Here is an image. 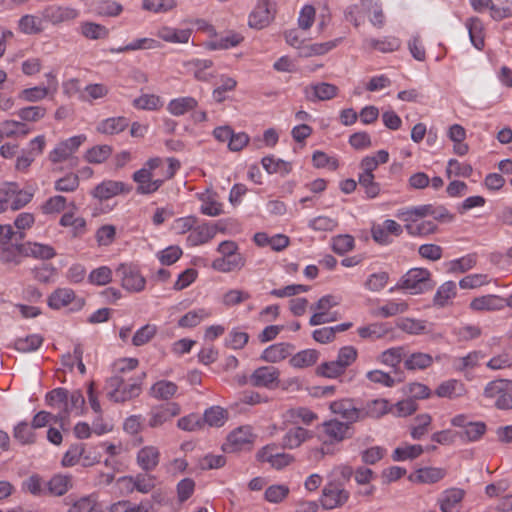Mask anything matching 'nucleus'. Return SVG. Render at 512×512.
<instances>
[{
  "label": "nucleus",
  "instance_id": "1",
  "mask_svg": "<svg viewBox=\"0 0 512 512\" xmlns=\"http://www.w3.org/2000/svg\"><path fill=\"white\" fill-rule=\"evenodd\" d=\"M435 282L431 279V273L425 268H412L404 274L398 283L390 288V292L404 289L410 294L416 295L432 290Z\"/></svg>",
  "mask_w": 512,
  "mask_h": 512
},
{
  "label": "nucleus",
  "instance_id": "2",
  "mask_svg": "<svg viewBox=\"0 0 512 512\" xmlns=\"http://www.w3.org/2000/svg\"><path fill=\"white\" fill-rule=\"evenodd\" d=\"M350 493L342 484L336 482L327 483L320 498L321 505L326 510L342 507L349 500Z\"/></svg>",
  "mask_w": 512,
  "mask_h": 512
},
{
  "label": "nucleus",
  "instance_id": "3",
  "mask_svg": "<svg viewBox=\"0 0 512 512\" xmlns=\"http://www.w3.org/2000/svg\"><path fill=\"white\" fill-rule=\"evenodd\" d=\"M115 272L121 279V285L124 289L132 292H139L144 289L146 281L137 266L122 263L116 268Z\"/></svg>",
  "mask_w": 512,
  "mask_h": 512
},
{
  "label": "nucleus",
  "instance_id": "4",
  "mask_svg": "<svg viewBox=\"0 0 512 512\" xmlns=\"http://www.w3.org/2000/svg\"><path fill=\"white\" fill-rule=\"evenodd\" d=\"M322 433L326 437L325 442L333 444L352 437L354 429L351 423L332 419L322 424Z\"/></svg>",
  "mask_w": 512,
  "mask_h": 512
},
{
  "label": "nucleus",
  "instance_id": "5",
  "mask_svg": "<svg viewBox=\"0 0 512 512\" xmlns=\"http://www.w3.org/2000/svg\"><path fill=\"white\" fill-rule=\"evenodd\" d=\"M275 8L270 0H258L254 10L249 15L248 24L251 28L262 29L274 18Z\"/></svg>",
  "mask_w": 512,
  "mask_h": 512
},
{
  "label": "nucleus",
  "instance_id": "6",
  "mask_svg": "<svg viewBox=\"0 0 512 512\" xmlns=\"http://www.w3.org/2000/svg\"><path fill=\"white\" fill-rule=\"evenodd\" d=\"M86 140V136L76 135L70 137L64 141H61L57 146L49 153L48 159L52 163H60L67 160L74 152L78 150L81 144Z\"/></svg>",
  "mask_w": 512,
  "mask_h": 512
},
{
  "label": "nucleus",
  "instance_id": "7",
  "mask_svg": "<svg viewBox=\"0 0 512 512\" xmlns=\"http://www.w3.org/2000/svg\"><path fill=\"white\" fill-rule=\"evenodd\" d=\"M132 187L122 181L105 180L92 191L94 198L105 201L120 194H128Z\"/></svg>",
  "mask_w": 512,
  "mask_h": 512
},
{
  "label": "nucleus",
  "instance_id": "8",
  "mask_svg": "<svg viewBox=\"0 0 512 512\" xmlns=\"http://www.w3.org/2000/svg\"><path fill=\"white\" fill-rule=\"evenodd\" d=\"M117 484L127 492L137 490L140 493H149L155 487V478L148 474H138L135 477L125 476L117 480Z\"/></svg>",
  "mask_w": 512,
  "mask_h": 512
},
{
  "label": "nucleus",
  "instance_id": "9",
  "mask_svg": "<svg viewBox=\"0 0 512 512\" xmlns=\"http://www.w3.org/2000/svg\"><path fill=\"white\" fill-rule=\"evenodd\" d=\"M78 15V10L58 5H48L41 11L43 21L49 22L53 25H58L66 21L74 20L78 17Z\"/></svg>",
  "mask_w": 512,
  "mask_h": 512
},
{
  "label": "nucleus",
  "instance_id": "10",
  "mask_svg": "<svg viewBox=\"0 0 512 512\" xmlns=\"http://www.w3.org/2000/svg\"><path fill=\"white\" fill-rule=\"evenodd\" d=\"M256 459L262 463H268L271 468L281 470L294 461V457L279 450H259Z\"/></svg>",
  "mask_w": 512,
  "mask_h": 512
},
{
  "label": "nucleus",
  "instance_id": "11",
  "mask_svg": "<svg viewBox=\"0 0 512 512\" xmlns=\"http://www.w3.org/2000/svg\"><path fill=\"white\" fill-rule=\"evenodd\" d=\"M45 402L50 407L60 409L57 415H61L63 421L68 418L70 409L68 402V390L66 388L58 387L52 389L46 394Z\"/></svg>",
  "mask_w": 512,
  "mask_h": 512
},
{
  "label": "nucleus",
  "instance_id": "12",
  "mask_svg": "<svg viewBox=\"0 0 512 512\" xmlns=\"http://www.w3.org/2000/svg\"><path fill=\"white\" fill-rule=\"evenodd\" d=\"M180 413V406L174 402H168L164 405L152 409L149 419L150 427H158L177 416Z\"/></svg>",
  "mask_w": 512,
  "mask_h": 512
},
{
  "label": "nucleus",
  "instance_id": "13",
  "mask_svg": "<svg viewBox=\"0 0 512 512\" xmlns=\"http://www.w3.org/2000/svg\"><path fill=\"white\" fill-rule=\"evenodd\" d=\"M330 409L334 414H339L345 422L353 424L360 420V408L356 407L351 399L334 401L330 404Z\"/></svg>",
  "mask_w": 512,
  "mask_h": 512
},
{
  "label": "nucleus",
  "instance_id": "14",
  "mask_svg": "<svg viewBox=\"0 0 512 512\" xmlns=\"http://www.w3.org/2000/svg\"><path fill=\"white\" fill-rule=\"evenodd\" d=\"M279 381V370L273 366H262L257 368L250 377L252 386L270 387Z\"/></svg>",
  "mask_w": 512,
  "mask_h": 512
},
{
  "label": "nucleus",
  "instance_id": "15",
  "mask_svg": "<svg viewBox=\"0 0 512 512\" xmlns=\"http://www.w3.org/2000/svg\"><path fill=\"white\" fill-rule=\"evenodd\" d=\"M295 346L290 343H277L267 347L261 354V359L269 363H277L286 359L294 351Z\"/></svg>",
  "mask_w": 512,
  "mask_h": 512
},
{
  "label": "nucleus",
  "instance_id": "16",
  "mask_svg": "<svg viewBox=\"0 0 512 512\" xmlns=\"http://www.w3.org/2000/svg\"><path fill=\"white\" fill-rule=\"evenodd\" d=\"M216 230L224 232V228L218 225L215 228L208 226L207 224L194 226L193 230L187 237V243L190 246H198L210 241L216 234Z\"/></svg>",
  "mask_w": 512,
  "mask_h": 512
},
{
  "label": "nucleus",
  "instance_id": "17",
  "mask_svg": "<svg viewBox=\"0 0 512 512\" xmlns=\"http://www.w3.org/2000/svg\"><path fill=\"white\" fill-rule=\"evenodd\" d=\"M360 420L370 418H380L390 413V403L386 399H374L367 401L362 407H359Z\"/></svg>",
  "mask_w": 512,
  "mask_h": 512
},
{
  "label": "nucleus",
  "instance_id": "18",
  "mask_svg": "<svg viewBox=\"0 0 512 512\" xmlns=\"http://www.w3.org/2000/svg\"><path fill=\"white\" fill-rule=\"evenodd\" d=\"M366 377L371 382L386 387H393L396 383H400L405 379L404 372L400 369L393 370L392 375L381 370H372L367 372Z\"/></svg>",
  "mask_w": 512,
  "mask_h": 512
},
{
  "label": "nucleus",
  "instance_id": "19",
  "mask_svg": "<svg viewBox=\"0 0 512 512\" xmlns=\"http://www.w3.org/2000/svg\"><path fill=\"white\" fill-rule=\"evenodd\" d=\"M506 306V299L497 295H485L474 298L470 308L474 311H497Z\"/></svg>",
  "mask_w": 512,
  "mask_h": 512
},
{
  "label": "nucleus",
  "instance_id": "20",
  "mask_svg": "<svg viewBox=\"0 0 512 512\" xmlns=\"http://www.w3.org/2000/svg\"><path fill=\"white\" fill-rule=\"evenodd\" d=\"M24 257H33L41 260H49L56 256L55 249L38 242H26L22 247Z\"/></svg>",
  "mask_w": 512,
  "mask_h": 512
},
{
  "label": "nucleus",
  "instance_id": "21",
  "mask_svg": "<svg viewBox=\"0 0 512 512\" xmlns=\"http://www.w3.org/2000/svg\"><path fill=\"white\" fill-rule=\"evenodd\" d=\"M464 491L459 488L448 489L443 492L439 502L442 512H459Z\"/></svg>",
  "mask_w": 512,
  "mask_h": 512
},
{
  "label": "nucleus",
  "instance_id": "22",
  "mask_svg": "<svg viewBox=\"0 0 512 512\" xmlns=\"http://www.w3.org/2000/svg\"><path fill=\"white\" fill-rule=\"evenodd\" d=\"M256 438L257 435L253 433V428L244 425L231 431L227 436V441L231 446L252 445Z\"/></svg>",
  "mask_w": 512,
  "mask_h": 512
},
{
  "label": "nucleus",
  "instance_id": "23",
  "mask_svg": "<svg viewBox=\"0 0 512 512\" xmlns=\"http://www.w3.org/2000/svg\"><path fill=\"white\" fill-rule=\"evenodd\" d=\"M43 18L25 14L18 20V30L25 35H37L44 31Z\"/></svg>",
  "mask_w": 512,
  "mask_h": 512
},
{
  "label": "nucleus",
  "instance_id": "24",
  "mask_svg": "<svg viewBox=\"0 0 512 512\" xmlns=\"http://www.w3.org/2000/svg\"><path fill=\"white\" fill-rule=\"evenodd\" d=\"M13 437L20 445H33L37 443V434L31 424L26 421H21L14 427Z\"/></svg>",
  "mask_w": 512,
  "mask_h": 512
},
{
  "label": "nucleus",
  "instance_id": "25",
  "mask_svg": "<svg viewBox=\"0 0 512 512\" xmlns=\"http://www.w3.org/2000/svg\"><path fill=\"white\" fill-rule=\"evenodd\" d=\"M75 298V293L69 288H58L48 297V306L58 310L70 304Z\"/></svg>",
  "mask_w": 512,
  "mask_h": 512
},
{
  "label": "nucleus",
  "instance_id": "26",
  "mask_svg": "<svg viewBox=\"0 0 512 512\" xmlns=\"http://www.w3.org/2000/svg\"><path fill=\"white\" fill-rule=\"evenodd\" d=\"M198 105L194 97L186 96L172 99L168 105L167 110L174 116H181L188 111L194 110Z\"/></svg>",
  "mask_w": 512,
  "mask_h": 512
},
{
  "label": "nucleus",
  "instance_id": "27",
  "mask_svg": "<svg viewBox=\"0 0 512 512\" xmlns=\"http://www.w3.org/2000/svg\"><path fill=\"white\" fill-rule=\"evenodd\" d=\"M263 168L268 174L279 173L286 176L292 171V164L282 159H276L273 155H268L261 160Z\"/></svg>",
  "mask_w": 512,
  "mask_h": 512
},
{
  "label": "nucleus",
  "instance_id": "28",
  "mask_svg": "<svg viewBox=\"0 0 512 512\" xmlns=\"http://www.w3.org/2000/svg\"><path fill=\"white\" fill-rule=\"evenodd\" d=\"M486 424L481 421L470 422L464 430H456L458 438L463 443L474 442L479 440L486 432Z\"/></svg>",
  "mask_w": 512,
  "mask_h": 512
},
{
  "label": "nucleus",
  "instance_id": "29",
  "mask_svg": "<svg viewBox=\"0 0 512 512\" xmlns=\"http://www.w3.org/2000/svg\"><path fill=\"white\" fill-rule=\"evenodd\" d=\"M244 258L242 256H223L216 258L212 262V268L216 271L228 273L240 270L244 266Z\"/></svg>",
  "mask_w": 512,
  "mask_h": 512
},
{
  "label": "nucleus",
  "instance_id": "30",
  "mask_svg": "<svg viewBox=\"0 0 512 512\" xmlns=\"http://www.w3.org/2000/svg\"><path fill=\"white\" fill-rule=\"evenodd\" d=\"M129 125V120L126 117H111L101 121L97 130L103 134H118L124 131Z\"/></svg>",
  "mask_w": 512,
  "mask_h": 512
},
{
  "label": "nucleus",
  "instance_id": "31",
  "mask_svg": "<svg viewBox=\"0 0 512 512\" xmlns=\"http://www.w3.org/2000/svg\"><path fill=\"white\" fill-rule=\"evenodd\" d=\"M320 356V353L315 349H306L302 350L295 355H293L289 363L294 368H306L314 365L318 358Z\"/></svg>",
  "mask_w": 512,
  "mask_h": 512
},
{
  "label": "nucleus",
  "instance_id": "32",
  "mask_svg": "<svg viewBox=\"0 0 512 512\" xmlns=\"http://www.w3.org/2000/svg\"><path fill=\"white\" fill-rule=\"evenodd\" d=\"M466 27L468 29L469 38L472 45L482 50L484 47L483 25L479 18L473 17L467 20Z\"/></svg>",
  "mask_w": 512,
  "mask_h": 512
},
{
  "label": "nucleus",
  "instance_id": "33",
  "mask_svg": "<svg viewBox=\"0 0 512 512\" xmlns=\"http://www.w3.org/2000/svg\"><path fill=\"white\" fill-rule=\"evenodd\" d=\"M243 36L235 32H229L228 35L220 39L210 40L205 43L209 50H224L238 46L243 41Z\"/></svg>",
  "mask_w": 512,
  "mask_h": 512
},
{
  "label": "nucleus",
  "instance_id": "34",
  "mask_svg": "<svg viewBox=\"0 0 512 512\" xmlns=\"http://www.w3.org/2000/svg\"><path fill=\"white\" fill-rule=\"evenodd\" d=\"M313 97L307 96L311 101H325L334 98L338 93V87L334 84L321 82L311 85Z\"/></svg>",
  "mask_w": 512,
  "mask_h": 512
},
{
  "label": "nucleus",
  "instance_id": "35",
  "mask_svg": "<svg viewBox=\"0 0 512 512\" xmlns=\"http://www.w3.org/2000/svg\"><path fill=\"white\" fill-rule=\"evenodd\" d=\"M178 390V386L171 381L160 380L152 385L150 393L154 398L169 400Z\"/></svg>",
  "mask_w": 512,
  "mask_h": 512
},
{
  "label": "nucleus",
  "instance_id": "36",
  "mask_svg": "<svg viewBox=\"0 0 512 512\" xmlns=\"http://www.w3.org/2000/svg\"><path fill=\"white\" fill-rule=\"evenodd\" d=\"M192 31L190 29H175L164 27L159 31V37L171 43H187Z\"/></svg>",
  "mask_w": 512,
  "mask_h": 512
},
{
  "label": "nucleus",
  "instance_id": "37",
  "mask_svg": "<svg viewBox=\"0 0 512 512\" xmlns=\"http://www.w3.org/2000/svg\"><path fill=\"white\" fill-rule=\"evenodd\" d=\"M311 435L308 430L302 427H293L288 430L284 437L282 448H298Z\"/></svg>",
  "mask_w": 512,
  "mask_h": 512
},
{
  "label": "nucleus",
  "instance_id": "38",
  "mask_svg": "<svg viewBox=\"0 0 512 512\" xmlns=\"http://www.w3.org/2000/svg\"><path fill=\"white\" fill-rule=\"evenodd\" d=\"M80 32L91 40L105 39L109 35V30L104 25L89 21L81 23Z\"/></svg>",
  "mask_w": 512,
  "mask_h": 512
},
{
  "label": "nucleus",
  "instance_id": "39",
  "mask_svg": "<svg viewBox=\"0 0 512 512\" xmlns=\"http://www.w3.org/2000/svg\"><path fill=\"white\" fill-rule=\"evenodd\" d=\"M227 411L220 406H212L205 410L202 422L212 427H221L227 419Z\"/></svg>",
  "mask_w": 512,
  "mask_h": 512
},
{
  "label": "nucleus",
  "instance_id": "40",
  "mask_svg": "<svg viewBox=\"0 0 512 512\" xmlns=\"http://www.w3.org/2000/svg\"><path fill=\"white\" fill-rule=\"evenodd\" d=\"M456 296V283L453 281H447L443 283L436 291L433 303L438 307H445L448 300Z\"/></svg>",
  "mask_w": 512,
  "mask_h": 512
},
{
  "label": "nucleus",
  "instance_id": "41",
  "mask_svg": "<svg viewBox=\"0 0 512 512\" xmlns=\"http://www.w3.org/2000/svg\"><path fill=\"white\" fill-rule=\"evenodd\" d=\"M3 248L0 252V262L4 264L13 263L19 265L23 256V244H10L2 245Z\"/></svg>",
  "mask_w": 512,
  "mask_h": 512
},
{
  "label": "nucleus",
  "instance_id": "42",
  "mask_svg": "<svg viewBox=\"0 0 512 512\" xmlns=\"http://www.w3.org/2000/svg\"><path fill=\"white\" fill-rule=\"evenodd\" d=\"M432 363L433 358L430 354L416 352L405 359L404 366L408 370H423L431 366Z\"/></svg>",
  "mask_w": 512,
  "mask_h": 512
},
{
  "label": "nucleus",
  "instance_id": "43",
  "mask_svg": "<svg viewBox=\"0 0 512 512\" xmlns=\"http://www.w3.org/2000/svg\"><path fill=\"white\" fill-rule=\"evenodd\" d=\"M512 390V380L496 379L487 383L484 388L483 395L486 398L499 397L502 393Z\"/></svg>",
  "mask_w": 512,
  "mask_h": 512
},
{
  "label": "nucleus",
  "instance_id": "44",
  "mask_svg": "<svg viewBox=\"0 0 512 512\" xmlns=\"http://www.w3.org/2000/svg\"><path fill=\"white\" fill-rule=\"evenodd\" d=\"M71 487V478L64 475H55L47 482V490L51 495L62 496Z\"/></svg>",
  "mask_w": 512,
  "mask_h": 512
},
{
  "label": "nucleus",
  "instance_id": "45",
  "mask_svg": "<svg viewBox=\"0 0 512 512\" xmlns=\"http://www.w3.org/2000/svg\"><path fill=\"white\" fill-rule=\"evenodd\" d=\"M369 45L371 48L382 53H390L397 51L401 47V41L395 36H388L383 39H370Z\"/></svg>",
  "mask_w": 512,
  "mask_h": 512
},
{
  "label": "nucleus",
  "instance_id": "46",
  "mask_svg": "<svg viewBox=\"0 0 512 512\" xmlns=\"http://www.w3.org/2000/svg\"><path fill=\"white\" fill-rule=\"evenodd\" d=\"M112 154V147L109 145H96L85 154V160L88 163L100 164L107 160Z\"/></svg>",
  "mask_w": 512,
  "mask_h": 512
},
{
  "label": "nucleus",
  "instance_id": "47",
  "mask_svg": "<svg viewBox=\"0 0 512 512\" xmlns=\"http://www.w3.org/2000/svg\"><path fill=\"white\" fill-rule=\"evenodd\" d=\"M405 356L406 354L403 347H393L385 350L381 354L380 360L383 364L391 366L393 370H396L400 369L399 365Z\"/></svg>",
  "mask_w": 512,
  "mask_h": 512
},
{
  "label": "nucleus",
  "instance_id": "48",
  "mask_svg": "<svg viewBox=\"0 0 512 512\" xmlns=\"http://www.w3.org/2000/svg\"><path fill=\"white\" fill-rule=\"evenodd\" d=\"M43 341V337L39 334H31L25 338L16 339L14 347L20 352H32L37 350L42 345Z\"/></svg>",
  "mask_w": 512,
  "mask_h": 512
},
{
  "label": "nucleus",
  "instance_id": "49",
  "mask_svg": "<svg viewBox=\"0 0 512 512\" xmlns=\"http://www.w3.org/2000/svg\"><path fill=\"white\" fill-rule=\"evenodd\" d=\"M462 384L457 380H448L442 382L436 389L435 393L438 397L454 399L461 395Z\"/></svg>",
  "mask_w": 512,
  "mask_h": 512
},
{
  "label": "nucleus",
  "instance_id": "50",
  "mask_svg": "<svg viewBox=\"0 0 512 512\" xmlns=\"http://www.w3.org/2000/svg\"><path fill=\"white\" fill-rule=\"evenodd\" d=\"M0 128L6 137H13L16 135L25 136L30 132V128L25 123L15 120H5L1 122Z\"/></svg>",
  "mask_w": 512,
  "mask_h": 512
},
{
  "label": "nucleus",
  "instance_id": "51",
  "mask_svg": "<svg viewBox=\"0 0 512 512\" xmlns=\"http://www.w3.org/2000/svg\"><path fill=\"white\" fill-rule=\"evenodd\" d=\"M159 462V453L157 450H139L137 453V463L145 471L153 470Z\"/></svg>",
  "mask_w": 512,
  "mask_h": 512
},
{
  "label": "nucleus",
  "instance_id": "52",
  "mask_svg": "<svg viewBox=\"0 0 512 512\" xmlns=\"http://www.w3.org/2000/svg\"><path fill=\"white\" fill-rule=\"evenodd\" d=\"M80 180L77 174L68 173L54 182V189L58 192H74L79 187Z\"/></svg>",
  "mask_w": 512,
  "mask_h": 512
},
{
  "label": "nucleus",
  "instance_id": "53",
  "mask_svg": "<svg viewBox=\"0 0 512 512\" xmlns=\"http://www.w3.org/2000/svg\"><path fill=\"white\" fill-rule=\"evenodd\" d=\"M208 315L205 309L189 311L178 320V326L181 328H194Z\"/></svg>",
  "mask_w": 512,
  "mask_h": 512
},
{
  "label": "nucleus",
  "instance_id": "54",
  "mask_svg": "<svg viewBox=\"0 0 512 512\" xmlns=\"http://www.w3.org/2000/svg\"><path fill=\"white\" fill-rule=\"evenodd\" d=\"M46 108L43 106H27L19 109L15 114L26 122H37L46 115Z\"/></svg>",
  "mask_w": 512,
  "mask_h": 512
},
{
  "label": "nucleus",
  "instance_id": "55",
  "mask_svg": "<svg viewBox=\"0 0 512 512\" xmlns=\"http://www.w3.org/2000/svg\"><path fill=\"white\" fill-rule=\"evenodd\" d=\"M396 325L402 331L413 335H419L426 331V321L423 320L402 318L397 321Z\"/></svg>",
  "mask_w": 512,
  "mask_h": 512
},
{
  "label": "nucleus",
  "instance_id": "56",
  "mask_svg": "<svg viewBox=\"0 0 512 512\" xmlns=\"http://www.w3.org/2000/svg\"><path fill=\"white\" fill-rule=\"evenodd\" d=\"M60 424L63 428V420L61 415H53L47 411H40L36 413L32 419L31 426L35 429L45 427L50 423Z\"/></svg>",
  "mask_w": 512,
  "mask_h": 512
},
{
  "label": "nucleus",
  "instance_id": "57",
  "mask_svg": "<svg viewBox=\"0 0 512 512\" xmlns=\"http://www.w3.org/2000/svg\"><path fill=\"white\" fill-rule=\"evenodd\" d=\"M157 333V327L152 324H146L138 329L132 337L134 346H143L147 344Z\"/></svg>",
  "mask_w": 512,
  "mask_h": 512
},
{
  "label": "nucleus",
  "instance_id": "58",
  "mask_svg": "<svg viewBox=\"0 0 512 512\" xmlns=\"http://www.w3.org/2000/svg\"><path fill=\"white\" fill-rule=\"evenodd\" d=\"M89 283L103 286L112 281V270L108 266H100L93 269L88 276Z\"/></svg>",
  "mask_w": 512,
  "mask_h": 512
},
{
  "label": "nucleus",
  "instance_id": "59",
  "mask_svg": "<svg viewBox=\"0 0 512 512\" xmlns=\"http://www.w3.org/2000/svg\"><path fill=\"white\" fill-rule=\"evenodd\" d=\"M345 372V369L336 360L323 362L316 369V374L326 378H337Z\"/></svg>",
  "mask_w": 512,
  "mask_h": 512
},
{
  "label": "nucleus",
  "instance_id": "60",
  "mask_svg": "<svg viewBox=\"0 0 512 512\" xmlns=\"http://www.w3.org/2000/svg\"><path fill=\"white\" fill-rule=\"evenodd\" d=\"M418 408L416 401L411 398L398 401L396 404H390V413L397 417H405L413 414Z\"/></svg>",
  "mask_w": 512,
  "mask_h": 512
},
{
  "label": "nucleus",
  "instance_id": "61",
  "mask_svg": "<svg viewBox=\"0 0 512 512\" xmlns=\"http://www.w3.org/2000/svg\"><path fill=\"white\" fill-rule=\"evenodd\" d=\"M473 172V168L470 164L460 163L456 159H450L446 168V175L451 178L452 174L458 177H470Z\"/></svg>",
  "mask_w": 512,
  "mask_h": 512
},
{
  "label": "nucleus",
  "instance_id": "62",
  "mask_svg": "<svg viewBox=\"0 0 512 512\" xmlns=\"http://www.w3.org/2000/svg\"><path fill=\"white\" fill-rule=\"evenodd\" d=\"M161 105L160 97L154 94H143L133 100V106L136 109L157 110Z\"/></svg>",
  "mask_w": 512,
  "mask_h": 512
},
{
  "label": "nucleus",
  "instance_id": "63",
  "mask_svg": "<svg viewBox=\"0 0 512 512\" xmlns=\"http://www.w3.org/2000/svg\"><path fill=\"white\" fill-rule=\"evenodd\" d=\"M354 238L351 235H338L332 239V250L339 255H343L354 248Z\"/></svg>",
  "mask_w": 512,
  "mask_h": 512
},
{
  "label": "nucleus",
  "instance_id": "64",
  "mask_svg": "<svg viewBox=\"0 0 512 512\" xmlns=\"http://www.w3.org/2000/svg\"><path fill=\"white\" fill-rule=\"evenodd\" d=\"M389 280V274L385 271L373 273L369 275L364 283V287L372 292H378L382 290Z\"/></svg>",
  "mask_w": 512,
  "mask_h": 512
}]
</instances>
